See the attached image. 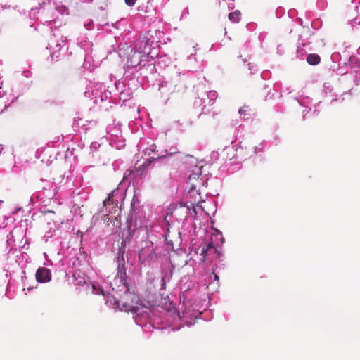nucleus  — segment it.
Masks as SVG:
<instances>
[{"label": "nucleus", "instance_id": "obj_33", "mask_svg": "<svg viewBox=\"0 0 360 360\" xmlns=\"http://www.w3.org/2000/svg\"><path fill=\"white\" fill-rule=\"evenodd\" d=\"M267 142L265 140H263L258 146H255L252 148V155L256 154V155H260L264 151V149L266 146Z\"/></svg>", "mask_w": 360, "mask_h": 360}, {"label": "nucleus", "instance_id": "obj_30", "mask_svg": "<svg viewBox=\"0 0 360 360\" xmlns=\"http://www.w3.org/2000/svg\"><path fill=\"white\" fill-rule=\"evenodd\" d=\"M306 60L310 65H317L321 62V57L316 53H310L307 56Z\"/></svg>", "mask_w": 360, "mask_h": 360}, {"label": "nucleus", "instance_id": "obj_35", "mask_svg": "<svg viewBox=\"0 0 360 360\" xmlns=\"http://www.w3.org/2000/svg\"><path fill=\"white\" fill-rule=\"evenodd\" d=\"M241 13L240 11L236 10L234 12H231L229 13V19L230 21L233 22H238L240 20Z\"/></svg>", "mask_w": 360, "mask_h": 360}, {"label": "nucleus", "instance_id": "obj_4", "mask_svg": "<svg viewBox=\"0 0 360 360\" xmlns=\"http://www.w3.org/2000/svg\"><path fill=\"white\" fill-rule=\"evenodd\" d=\"M226 150L228 155H231L228 165H229V170L232 173L240 169L242 162L252 155L251 150L243 148L241 146V143H240L239 147H237L236 145L232 147H227Z\"/></svg>", "mask_w": 360, "mask_h": 360}, {"label": "nucleus", "instance_id": "obj_41", "mask_svg": "<svg viewBox=\"0 0 360 360\" xmlns=\"http://www.w3.org/2000/svg\"><path fill=\"white\" fill-rule=\"evenodd\" d=\"M285 13V10L282 7H278L276 9L275 15L277 18H281Z\"/></svg>", "mask_w": 360, "mask_h": 360}, {"label": "nucleus", "instance_id": "obj_56", "mask_svg": "<svg viewBox=\"0 0 360 360\" xmlns=\"http://www.w3.org/2000/svg\"><path fill=\"white\" fill-rule=\"evenodd\" d=\"M355 8L358 13L360 12V1L358 2V5L355 6Z\"/></svg>", "mask_w": 360, "mask_h": 360}, {"label": "nucleus", "instance_id": "obj_60", "mask_svg": "<svg viewBox=\"0 0 360 360\" xmlns=\"http://www.w3.org/2000/svg\"><path fill=\"white\" fill-rule=\"evenodd\" d=\"M233 8V4H231V6L230 5H229V9H231Z\"/></svg>", "mask_w": 360, "mask_h": 360}, {"label": "nucleus", "instance_id": "obj_27", "mask_svg": "<svg viewBox=\"0 0 360 360\" xmlns=\"http://www.w3.org/2000/svg\"><path fill=\"white\" fill-rule=\"evenodd\" d=\"M77 44L84 51L86 56L92 53V42L89 41L86 39H77Z\"/></svg>", "mask_w": 360, "mask_h": 360}, {"label": "nucleus", "instance_id": "obj_62", "mask_svg": "<svg viewBox=\"0 0 360 360\" xmlns=\"http://www.w3.org/2000/svg\"><path fill=\"white\" fill-rule=\"evenodd\" d=\"M2 150H3V147L1 145H0V153H1Z\"/></svg>", "mask_w": 360, "mask_h": 360}, {"label": "nucleus", "instance_id": "obj_12", "mask_svg": "<svg viewBox=\"0 0 360 360\" xmlns=\"http://www.w3.org/2000/svg\"><path fill=\"white\" fill-rule=\"evenodd\" d=\"M138 258L141 266H150L156 261L155 250L153 245L142 248L139 252Z\"/></svg>", "mask_w": 360, "mask_h": 360}, {"label": "nucleus", "instance_id": "obj_26", "mask_svg": "<svg viewBox=\"0 0 360 360\" xmlns=\"http://www.w3.org/2000/svg\"><path fill=\"white\" fill-rule=\"evenodd\" d=\"M158 156H151L148 158L139 167L140 170L152 169L158 166L157 162Z\"/></svg>", "mask_w": 360, "mask_h": 360}, {"label": "nucleus", "instance_id": "obj_24", "mask_svg": "<svg viewBox=\"0 0 360 360\" xmlns=\"http://www.w3.org/2000/svg\"><path fill=\"white\" fill-rule=\"evenodd\" d=\"M139 150L143 149V152L145 155L148 157H151V155H158L157 149V146L153 142L152 143H148V145L146 147H143V143H140L138 145Z\"/></svg>", "mask_w": 360, "mask_h": 360}, {"label": "nucleus", "instance_id": "obj_40", "mask_svg": "<svg viewBox=\"0 0 360 360\" xmlns=\"http://www.w3.org/2000/svg\"><path fill=\"white\" fill-rule=\"evenodd\" d=\"M161 57L160 65L162 64L163 66H167L170 63V58L166 55L161 56Z\"/></svg>", "mask_w": 360, "mask_h": 360}, {"label": "nucleus", "instance_id": "obj_1", "mask_svg": "<svg viewBox=\"0 0 360 360\" xmlns=\"http://www.w3.org/2000/svg\"><path fill=\"white\" fill-rule=\"evenodd\" d=\"M125 248L126 242L122 240L114 259L117 271L113 281L110 283L114 295L107 298L106 303L115 309L132 312L136 323L143 327L148 321L151 323L152 318L148 311H150V309L140 307V299L135 291V287L131 278L127 276Z\"/></svg>", "mask_w": 360, "mask_h": 360}, {"label": "nucleus", "instance_id": "obj_20", "mask_svg": "<svg viewBox=\"0 0 360 360\" xmlns=\"http://www.w3.org/2000/svg\"><path fill=\"white\" fill-rule=\"evenodd\" d=\"M172 278V271L169 269H163L161 271V280H160V293L163 290H165L166 285L170 282Z\"/></svg>", "mask_w": 360, "mask_h": 360}, {"label": "nucleus", "instance_id": "obj_58", "mask_svg": "<svg viewBox=\"0 0 360 360\" xmlns=\"http://www.w3.org/2000/svg\"><path fill=\"white\" fill-rule=\"evenodd\" d=\"M214 280L219 281V276H217V274H214Z\"/></svg>", "mask_w": 360, "mask_h": 360}, {"label": "nucleus", "instance_id": "obj_63", "mask_svg": "<svg viewBox=\"0 0 360 360\" xmlns=\"http://www.w3.org/2000/svg\"><path fill=\"white\" fill-rule=\"evenodd\" d=\"M27 289H28V290H29V291H30L31 290H32V289H33V288L28 287V288H27Z\"/></svg>", "mask_w": 360, "mask_h": 360}, {"label": "nucleus", "instance_id": "obj_59", "mask_svg": "<svg viewBox=\"0 0 360 360\" xmlns=\"http://www.w3.org/2000/svg\"><path fill=\"white\" fill-rule=\"evenodd\" d=\"M298 21H299V22H300V25H302V20L301 18H299V19H298Z\"/></svg>", "mask_w": 360, "mask_h": 360}, {"label": "nucleus", "instance_id": "obj_16", "mask_svg": "<svg viewBox=\"0 0 360 360\" xmlns=\"http://www.w3.org/2000/svg\"><path fill=\"white\" fill-rule=\"evenodd\" d=\"M24 236H25V234H24L23 225L21 224L20 226H15L10 232V233L8 236V241L13 240V242H16V240H17L16 238H20L22 237V240L19 244V247L21 248H24V249H27V248H26V245H29V241L27 238H25V240L23 243V244L21 245V243H22V241L24 240Z\"/></svg>", "mask_w": 360, "mask_h": 360}, {"label": "nucleus", "instance_id": "obj_46", "mask_svg": "<svg viewBox=\"0 0 360 360\" xmlns=\"http://www.w3.org/2000/svg\"><path fill=\"white\" fill-rule=\"evenodd\" d=\"M58 11L62 14H68V8L65 6H61L60 7H58Z\"/></svg>", "mask_w": 360, "mask_h": 360}, {"label": "nucleus", "instance_id": "obj_37", "mask_svg": "<svg viewBox=\"0 0 360 360\" xmlns=\"http://www.w3.org/2000/svg\"><path fill=\"white\" fill-rule=\"evenodd\" d=\"M110 144L116 149H121L125 146L124 141L122 139L115 141L110 139Z\"/></svg>", "mask_w": 360, "mask_h": 360}, {"label": "nucleus", "instance_id": "obj_32", "mask_svg": "<svg viewBox=\"0 0 360 360\" xmlns=\"http://www.w3.org/2000/svg\"><path fill=\"white\" fill-rule=\"evenodd\" d=\"M280 88H281V84H279V83L274 84L273 92L271 90H269L265 97V100L268 101V100L274 99L276 94L279 91Z\"/></svg>", "mask_w": 360, "mask_h": 360}, {"label": "nucleus", "instance_id": "obj_7", "mask_svg": "<svg viewBox=\"0 0 360 360\" xmlns=\"http://www.w3.org/2000/svg\"><path fill=\"white\" fill-rule=\"evenodd\" d=\"M142 75L143 72L139 70L133 71L132 69H125L121 82L134 91L143 84L145 76Z\"/></svg>", "mask_w": 360, "mask_h": 360}, {"label": "nucleus", "instance_id": "obj_52", "mask_svg": "<svg viewBox=\"0 0 360 360\" xmlns=\"http://www.w3.org/2000/svg\"><path fill=\"white\" fill-rule=\"evenodd\" d=\"M292 92V91L290 89V87H288L286 88L285 90L282 91L281 93H280V95H279V97H282L283 96V94H290Z\"/></svg>", "mask_w": 360, "mask_h": 360}, {"label": "nucleus", "instance_id": "obj_13", "mask_svg": "<svg viewBox=\"0 0 360 360\" xmlns=\"http://www.w3.org/2000/svg\"><path fill=\"white\" fill-rule=\"evenodd\" d=\"M139 206L140 202L139 199L134 195L131 202L130 214L127 221L129 236L134 233L135 230L138 227L136 224V211L139 210Z\"/></svg>", "mask_w": 360, "mask_h": 360}, {"label": "nucleus", "instance_id": "obj_9", "mask_svg": "<svg viewBox=\"0 0 360 360\" xmlns=\"http://www.w3.org/2000/svg\"><path fill=\"white\" fill-rule=\"evenodd\" d=\"M124 198V191L119 188L113 190L103 202L101 212L115 213L118 211V205Z\"/></svg>", "mask_w": 360, "mask_h": 360}, {"label": "nucleus", "instance_id": "obj_55", "mask_svg": "<svg viewBox=\"0 0 360 360\" xmlns=\"http://www.w3.org/2000/svg\"><path fill=\"white\" fill-rule=\"evenodd\" d=\"M22 210V207H18V208H16L15 210H13V211L11 212V213H12V214H15V213L18 212L19 211H20V210Z\"/></svg>", "mask_w": 360, "mask_h": 360}, {"label": "nucleus", "instance_id": "obj_28", "mask_svg": "<svg viewBox=\"0 0 360 360\" xmlns=\"http://www.w3.org/2000/svg\"><path fill=\"white\" fill-rule=\"evenodd\" d=\"M68 41L67 37L62 36L57 41H51L49 43L47 49L50 50H58V51L61 49L62 46L65 45Z\"/></svg>", "mask_w": 360, "mask_h": 360}, {"label": "nucleus", "instance_id": "obj_64", "mask_svg": "<svg viewBox=\"0 0 360 360\" xmlns=\"http://www.w3.org/2000/svg\"><path fill=\"white\" fill-rule=\"evenodd\" d=\"M264 88L266 89V88H268V87H269V85H267V84H264Z\"/></svg>", "mask_w": 360, "mask_h": 360}, {"label": "nucleus", "instance_id": "obj_2", "mask_svg": "<svg viewBox=\"0 0 360 360\" xmlns=\"http://www.w3.org/2000/svg\"><path fill=\"white\" fill-rule=\"evenodd\" d=\"M163 153L174 154L178 157L185 158L188 159L191 162L189 168L192 169L191 173L188 174L187 181L185 184L184 190L186 193L184 195V199L179 202V205L176 209L177 213L185 214L183 220L185 224L192 221L197 214L195 205H198L200 202H204L202 200L199 190L196 189V185L191 182L192 180L198 181V178L202 175V167L197 165L198 160L193 155L185 154L179 150L176 146H171L169 148L165 149Z\"/></svg>", "mask_w": 360, "mask_h": 360}, {"label": "nucleus", "instance_id": "obj_8", "mask_svg": "<svg viewBox=\"0 0 360 360\" xmlns=\"http://www.w3.org/2000/svg\"><path fill=\"white\" fill-rule=\"evenodd\" d=\"M57 186L52 183L47 182L46 186L43 187L42 190L34 193L30 197V202L34 205L36 202H40L45 205L50 200L53 199L57 193Z\"/></svg>", "mask_w": 360, "mask_h": 360}, {"label": "nucleus", "instance_id": "obj_44", "mask_svg": "<svg viewBox=\"0 0 360 360\" xmlns=\"http://www.w3.org/2000/svg\"><path fill=\"white\" fill-rule=\"evenodd\" d=\"M101 147V144L98 142H93L91 143L90 146L91 151L95 152L98 150V148Z\"/></svg>", "mask_w": 360, "mask_h": 360}, {"label": "nucleus", "instance_id": "obj_3", "mask_svg": "<svg viewBox=\"0 0 360 360\" xmlns=\"http://www.w3.org/2000/svg\"><path fill=\"white\" fill-rule=\"evenodd\" d=\"M154 44L155 41L147 36L143 37L136 44V48L143 52V56L147 58V69L149 68L150 71L155 69V63L160 65L162 58L158 48L153 46Z\"/></svg>", "mask_w": 360, "mask_h": 360}, {"label": "nucleus", "instance_id": "obj_39", "mask_svg": "<svg viewBox=\"0 0 360 360\" xmlns=\"http://www.w3.org/2000/svg\"><path fill=\"white\" fill-rule=\"evenodd\" d=\"M328 6L327 0H317L316 1V7L320 11L325 10Z\"/></svg>", "mask_w": 360, "mask_h": 360}, {"label": "nucleus", "instance_id": "obj_23", "mask_svg": "<svg viewBox=\"0 0 360 360\" xmlns=\"http://www.w3.org/2000/svg\"><path fill=\"white\" fill-rule=\"evenodd\" d=\"M108 101L109 103L117 104L116 91H115V86L112 90L107 89L105 86L103 92V103Z\"/></svg>", "mask_w": 360, "mask_h": 360}, {"label": "nucleus", "instance_id": "obj_22", "mask_svg": "<svg viewBox=\"0 0 360 360\" xmlns=\"http://www.w3.org/2000/svg\"><path fill=\"white\" fill-rule=\"evenodd\" d=\"M30 262L31 259L25 252H20V255L15 256V263L21 269H25Z\"/></svg>", "mask_w": 360, "mask_h": 360}, {"label": "nucleus", "instance_id": "obj_45", "mask_svg": "<svg viewBox=\"0 0 360 360\" xmlns=\"http://www.w3.org/2000/svg\"><path fill=\"white\" fill-rule=\"evenodd\" d=\"M59 57H60V53L58 50H55L51 53V60H58Z\"/></svg>", "mask_w": 360, "mask_h": 360}, {"label": "nucleus", "instance_id": "obj_15", "mask_svg": "<svg viewBox=\"0 0 360 360\" xmlns=\"http://www.w3.org/2000/svg\"><path fill=\"white\" fill-rule=\"evenodd\" d=\"M114 86L117 96V104H119L120 101L124 103L131 98L133 91L127 88L124 84L121 82V80H115Z\"/></svg>", "mask_w": 360, "mask_h": 360}, {"label": "nucleus", "instance_id": "obj_5", "mask_svg": "<svg viewBox=\"0 0 360 360\" xmlns=\"http://www.w3.org/2000/svg\"><path fill=\"white\" fill-rule=\"evenodd\" d=\"M158 167H165L171 170H176L180 169L181 167H184L185 169H188L192 171V169L189 168L191 166V162L188 159L185 158L178 157L176 155L168 153V152L163 153L158 155Z\"/></svg>", "mask_w": 360, "mask_h": 360}, {"label": "nucleus", "instance_id": "obj_10", "mask_svg": "<svg viewBox=\"0 0 360 360\" xmlns=\"http://www.w3.org/2000/svg\"><path fill=\"white\" fill-rule=\"evenodd\" d=\"M125 69H132L133 71L139 70L142 72L147 66V58L143 56V52L139 51L136 48L134 53L128 57Z\"/></svg>", "mask_w": 360, "mask_h": 360}, {"label": "nucleus", "instance_id": "obj_47", "mask_svg": "<svg viewBox=\"0 0 360 360\" xmlns=\"http://www.w3.org/2000/svg\"><path fill=\"white\" fill-rule=\"evenodd\" d=\"M7 107L8 105L5 104V102L3 101V98L0 97V113H1Z\"/></svg>", "mask_w": 360, "mask_h": 360}, {"label": "nucleus", "instance_id": "obj_11", "mask_svg": "<svg viewBox=\"0 0 360 360\" xmlns=\"http://www.w3.org/2000/svg\"><path fill=\"white\" fill-rule=\"evenodd\" d=\"M105 85L100 82H91L86 87L84 96L94 101L95 104L103 103V92Z\"/></svg>", "mask_w": 360, "mask_h": 360}, {"label": "nucleus", "instance_id": "obj_42", "mask_svg": "<svg viewBox=\"0 0 360 360\" xmlns=\"http://www.w3.org/2000/svg\"><path fill=\"white\" fill-rule=\"evenodd\" d=\"M84 27L87 30H93L94 27V21L92 20H89V21L87 22H84Z\"/></svg>", "mask_w": 360, "mask_h": 360}, {"label": "nucleus", "instance_id": "obj_61", "mask_svg": "<svg viewBox=\"0 0 360 360\" xmlns=\"http://www.w3.org/2000/svg\"><path fill=\"white\" fill-rule=\"evenodd\" d=\"M319 112V111H317L316 110H314L313 113L315 114V115H317Z\"/></svg>", "mask_w": 360, "mask_h": 360}, {"label": "nucleus", "instance_id": "obj_6", "mask_svg": "<svg viewBox=\"0 0 360 360\" xmlns=\"http://www.w3.org/2000/svg\"><path fill=\"white\" fill-rule=\"evenodd\" d=\"M193 70H188L185 72H179L176 70L174 71L171 77H168V80L173 86L178 91L185 89L188 85L191 84V80L194 75Z\"/></svg>", "mask_w": 360, "mask_h": 360}, {"label": "nucleus", "instance_id": "obj_43", "mask_svg": "<svg viewBox=\"0 0 360 360\" xmlns=\"http://www.w3.org/2000/svg\"><path fill=\"white\" fill-rule=\"evenodd\" d=\"M248 69L250 71V72L252 74H254L255 72H257L258 70V68H257V65H255L253 63H249L248 64Z\"/></svg>", "mask_w": 360, "mask_h": 360}, {"label": "nucleus", "instance_id": "obj_38", "mask_svg": "<svg viewBox=\"0 0 360 360\" xmlns=\"http://www.w3.org/2000/svg\"><path fill=\"white\" fill-rule=\"evenodd\" d=\"M195 56V53H192L187 57V63H188L187 65L189 68H193V65L197 63V60H196Z\"/></svg>", "mask_w": 360, "mask_h": 360}, {"label": "nucleus", "instance_id": "obj_53", "mask_svg": "<svg viewBox=\"0 0 360 360\" xmlns=\"http://www.w3.org/2000/svg\"><path fill=\"white\" fill-rule=\"evenodd\" d=\"M270 72L269 71H264V72H262V74H261V77L263 78V79H265L267 77H269Z\"/></svg>", "mask_w": 360, "mask_h": 360}, {"label": "nucleus", "instance_id": "obj_25", "mask_svg": "<svg viewBox=\"0 0 360 360\" xmlns=\"http://www.w3.org/2000/svg\"><path fill=\"white\" fill-rule=\"evenodd\" d=\"M206 103V99L205 97H204V96H202V97L198 96L195 98L193 103V105L195 108L201 107L202 110V112L199 114L198 117H200L202 114H207L210 112V109L207 108Z\"/></svg>", "mask_w": 360, "mask_h": 360}, {"label": "nucleus", "instance_id": "obj_18", "mask_svg": "<svg viewBox=\"0 0 360 360\" xmlns=\"http://www.w3.org/2000/svg\"><path fill=\"white\" fill-rule=\"evenodd\" d=\"M321 93L324 97H332V99L330 102V105L333 104L335 102L342 103L344 101L342 95L338 96L336 93L333 91V87L329 82H325L323 84Z\"/></svg>", "mask_w": 360, "mask_h": 360}, {"label": "nucleus", "instance_id": "obj_21", "mask_svg": "<svg viewBox=\"0 0 360 360\" xmlns=\"http://www.w3.org/2000/svg\"><path fill=\"white\" fill-rule=\"evenodd\" d=\"M293 101H297L300 105L306 108L307 109H304L303 110V112H309L311 110V105L312 104V99L309 97H293L290 98Z\"/></svg>", "mask_w": 360, "mask_h": 360}, {"label": "nucleus", "instance_id": "obj_19", "mask_svg": "<svg viewBox=\"0 0 360 360\" xmlns=\"http://www.w3.org/2000/svg\"><path fill=\"white\" fill-rule=\"evenodd\" d=\"M35 278L37 282L39 283H46L51 281L52 274L49 269L40 266L36 271Z\"/></svg>", "mask_w": 360, "mask_h": 360}, {"label": "nucleus", "instance_id": "obj_36", "mask_svg": "<svg viewBox=\"0 0 360 360\" xmlns=\"http://www.w3.org/2000/svg\"><path fill=\"white\" fill-rule=\"evenodd\" d=\"M92 290L94 294L103 295V296H106L108 293V292H105L103 288L98 283L92 284Z\"/></svg>", "mask_w": 360, "mask_h": 360}, {"label": "nucleus", "instance_id": "obj_31", "mask_svg": "<svg viewBox=\"0 0 360 360\" xmlns=\"http://www.w3.org/2000/svg\"><path fill=\"white\" fill-rule=\"evenodd\" d=\"M205 97L206 102L209 105H212L214 101L217 99L218 94L215 91H209L203 94Z\"/></svg>", "mask_w": 360, "mask_h": 360}, {"label": "nucleus", "instance_id": "obj_48", "mask_svg": "<svg viewBox=\"0 0 360 360\" xmlns=\"http://www.w3.org/2000/svg\"><path fill=\"white\" fill-rule=\"evenodd\" d=\"M276 53L281 56L284 53V47L282 44H278L276 47Z\"/></svg>", "mask_w": 360, "mask_h": 360}, {"label": "nucleus", "instance_id": "obj_34", "mask_svg": "<svg viewBox=\"0 0 360 360\" xmlns=\"http://www.w3.org/2000/svg\"><path fill=\"white\" fill-rule=\"evenodd\" d=\"M243 120H248L250 117V109L248 106L244 105L238 111Z\"/></svg>", "mask_w": 360, "mask_h": 360}, {"label": "nucleus", "instance_id": "obj_50", "mask_svg": "<svg viewBox=\"0 0 360 360\" xmlns=\"http://www.w3.org/2000/svg\"><path fill=\"white\" fill-rule=\"evenodd\" d=\"M177 316H178V317L179 318V319H181H181H183V320H184V321H185L188 326H189V325H192V324H193V323H192L191 321H190V322L188 323L187 321H186V320H184V317H186V316L184 315V313H183L182 316H181L180 313H179V312H178V313H177Z\"/></svg>", "mask_w": 360, "mask_h": 360}, {"label": "nucleus", "instance_id": "obj_49", "mask_svg": "<svg viewBox=\"0 0 360 360\" xmlns=\"http://www.w3.org/2000/svg\"><path fill=\"white\" fill-rule=\"evenodd\" d=\"M27 279V277H26V273H25V269H22V275H21V280H22V284L24 286H25V281Z\"/></svg>", "mask_w": 360, "mask_h": 360}, {"label": "nucleus", "instance_id": "obj_57", "mask_svg": "<svg viewBox=\"0 0 360 360\" xmlns=\"http://www.w3.org/2000/svg\"><path fill=\"white\" fill-rule=\"evenodd\" d=\"M4 220H7V221H8V220L12 219L11 217H6V216H4Z\"/></svg>", "mask_w": 360, "mask_h": 360}, {"label": "nucleus", "instance_id": "obj_51", "mask_svg": "<svg viewBox=\"0 0 360 360\" xmlns=\"http://www.w3.org/2000/svg\"><path fill=\"white\" fill-rule=\"evenodd\" d=\"M136 0H124L125 4L129 6H133Z\"/></svg>", "mask_w": 360, "mask_h": 360}, {"label": "nucleus", "instance_id": "obj_29", "mask_svg": "<svg viewBox=\"0 0 360 360\" xmlns=\"http://www.w3.org/2000/svg\"><path fill=\"white\" fill-rule=\"evenodd\" d=\"M195 283L193 281L187 280L185 283H183V280L181 281L180 290L183 295L188 292L195 286Z\"/></svg>", "mask_w": 360, "mask_h": 360}, {"label": "nucleus", "instance_id": "obj_17", "mask_svg": "<svg viewBox=\"0 0 360 360\" xmlns=\"http://www.w3.org/2000/svg\"><path fill=\"white\" fill-rule=\"evenodd\" d=\"M347 65L354 73V82L356 85L360 84V60L355 56H350Z\"/></svg>", "mask_w": 360, "mask_h": 360}, {"label": "nucleus", "instance_id": "obj_54", "mask_svg": "<svg viewBox=\"0 0 360 360\" xmlns=\"http://www.w3.org/2000/svg\"><path fill=\"white\" fill-rule=\"evenodd\" d=\"M46 1H47V3L49 4L51 0H46ZM46 4V0H42L41 2H39V5L40 6V7H42Z\"/></svg>", "mask_w": 360, "mask_h": 360}, {"label": "nucleus", "instance_id": "obj_14", "mask_svg": "<svg viewBox=\"0 0 360 360\" xmlns=\"http://www.w3.org/2000/svg\"><path fill=\"white\" fill-rule=\"evenodd\" d=\"M158 91L160 94V98L162 103H167L170 98V96L176 89L169 82L167 78L162 77L159 81Z\"/></svg>", "mask_w": 360, "mask_h": 360}]
</instances>
